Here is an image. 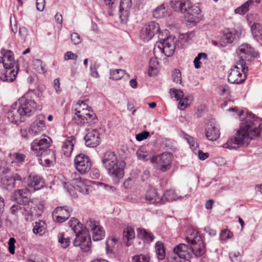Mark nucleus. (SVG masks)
Listing matches in <instances>:
<instances>
[{"instance_id":"1","label":"nucleus","mask_w":262,"mask_h":262,"mask_svg":"<svg viewBox=\"0 0 262 262\" xmlns=\"http://www.w3.org/2000/svg\"><path fill=\"white\" fill-rule=\"evenodd\" d=\"M258 136H262L261 120L253 114H248L241 123L239 129L223 145V147L229 149H234L237 146L243 144L246 139H253Z\"/></svg>"},{"instance_id":"2","label":"nucleus","mask_w":262,"mask_h":262,"mask_svg":"<svg viewBox=\"0 0 262 262\" xmlns=\"http://www.w3.org/2000/svg\"><path fill=\"white\" fill-rule=\"evenodd\" d=\"M103 167L113 181L118 183L124 175V169L126 163L123 160H119L115 152L111 150L105 151L101 158Z\"/></svg>"},{"instance_id":"3","label":"nucleus","mask_w":262,"mask_h":262,"mask_svg":"<svg viewBox=\"0 0 262 262\" xmlns=\"http://www.w3.org/2000/svg\"><path fill=\"white\" fill-rule=\"evenodd\" d=\"M28 189L17 190V212H19L27 221H32L41 215V208L38 207L33 201H29L27 197L29 193Z\"/></svg>"},{"instance_id":"4","label":"nucleus","mask_w":262,"mask_h":262,"mask_svg":"<svg viewBox=\"0 0 262 262\" xmlns=\"http://www.w3.org/2000/svg\"><path fill=\"white\" fill-rule=\"evenodd\" d=\"M28 189L17 190V212H19L27 221H32L41 215V208L38 207L33 201H29L27 197L29 193Z\"/></svg>"},{"instance_id":"5","label":"nucleus","mask_w":262,"mask_h":262,"mask_svg":"<svg viewBox=\"0 0 262 262\" xmlns=\"http://www.w3.org/2000/svg\"><path fill=\"white\" fill-rule=\"evenodd\" d=\"M170 4L174 11L184 13L189 22H194L199 18L198 15L201 12L200 9L193 6L189 0H171Z\"/></svg>"},{"instance_id":"6","label":"nucleus","mask_w":262,"mask_h":262,"mask_svg":"<svg viewBox=\"0 0 262 262\" xmlns=\"http://www.w3.org/2000/svg\"><path fill=\"white\" fill-rule=\"evenodd\" d=\"M29 94H25L19 99L20 104L17 113L20 116L19 121H25V117L31 116L36 110L37 103L33 99L29 97Z\"/></svg>"},{"instance_id":"7","label":"nucleus","mask_w":262,"mask_h":262,"mask_svg":"<svg viewBox=\"0 0 262 262\" xmlns=\"http://www.w3.org/2000/svg\"><path fill=\"white\" fill-rule=\"evenodd\" d=\"M160 41L157 42L154 52H161L167 57L171 56L175 51L177 39L171 36L163 39L159 37Z\"/></svg>"},{"instance_id":"8","label":"nucleus","mask_w":262,"mask_h":262,"mask_svg":"<svg viewBox=\"0 0 262 262\" xmlns=\"http://www.w3.org/2000/svg\"><path fill=\"white\" fill-rule=\"evenodd\" d=\"M248 69L247 65L237 62L230 70L228 80L231 83L239 84L244 82L246 78Z\"/></svg>"},{"instance_id":"9","label":"nucleus","mask_w":262,"mask_h":262,"mask_svg":"<svg viewBox=\"0 0 262 262\" xmlns=\"http://www.w3.org/2000/svg\"><path fill=\"white\" fill-rule=\"evenodd\" d=\"M172 155L169 152H164L154 157L151 163L154 167L161 172H165L171 168Z\"/></svg>"},{"instance_id":"10","label":"nucleus","mask_w":262,"mask_h":262,"mask_svg":"<svg viewBox=\"0 0 262 262\" xmlns=\"http://www.w3.org/2000/svg\"><path fill=\"white\" fill-rule=\"evenodd\" d=\"M237 53L240 58L238 62L244 65H246V61H251L258 56V53L247 43L241 45L237 50Z\"/></svg>"},{"instance_id":"11","label":"nucleus","mask_w":262,"mask_h":262,"mask_svg":"<svg viewBox=\"0 0 262 262\" xmlns=\"http://www.w3.org/2000/svg\"><path fill=\"white\" fill-rule=\"evenodd\" d=\"M52 140L50 138L43 135L40 138L35 139L31 143V149L35 151L37 155H42L49 149Z\"/></svg>"},{"instance_id":"12","label":"nucleus","mask_w":262,"mask_h":262,"mask_svg":"<svg viewBox=\"0 0 262 262\" xmlns=\"http://www.w3.org/2000/svg\"><path fill=\"white\" fill-rule=\"evenodd\" d=\"M74 165L77 171L80 174H84L88 172L91 168V162L87 156L79 154L74 159Z\"/></svg>"},{"instance_id":"13","label":"nucleus","mask_w":262,"mask_h":262,"mask_svg":"<svg viewBox=\"0 0 262 262\" xmlns=\"http://www.w3.org/2000/svg\"><path fill=\"white\" fill-rule=\"evenodd\" d=\"M160 31L159 24L155 21H151L145 25L142 28L141 36L144 41H148Z\"/></svg>"},{"instance_id":"14","label":"nucleus","mask_w":262,"mask_h":262,"mask_svg":"<svg viewBox=\"0 0 262 262\" xmlns=\"http://www.w3.org/2000/svg\"><path fill=\"white\" fill-rule=\"evenodd\" d=\"M45 129V116L42 115H38L36 117L35 120L31 125L29 130V134L32 136L39 135Z\"/></svg>"},{"instance_id":"15","label":"nucleus","mask_w":262,"mask_h":262,"mask_svg":"<svg viewBox=\"0 0 262 262\" xmlns=\"http://www.w3.org/2000/svg\"><path fill=\"white\" fill-rule=\"evenodd\" d=\"M72 178L77 190L83 194H88L90 193L91 187L89 181L82 179L76 173L72 174Z\"/></svg>"},{"instance_id":"16","label":"nucleus","mask_w":262,"mask_h":262,"mask_svg":"<svg viewBox=\"0 0 262 262\" xmlns=\"http://www.w3.org/2000/svg\"><path fill=\"white\" fill-rule=\"evenodd\" d=\"M71 211L67 206L56 207L52 213L53 219L56 222L63 223L70 217Z\"/></svg>"},{"instance_id":"17","label":"nucleus","mask_w":262,"mask_h":262,"mask_svg":"<svg viewBox=\"0 0 262 262\" xmlns=\"http://www.w3.org/2000/svg\"><path fill=\"white\" fill-rule=\"evenodd\" d=\"M99 133L96 129H88L84 137L85 144L90 147H95L101 142Z\"/></svg>"},{"instance_id":"18","label":"nucleus","mask_w":262,"mask_h":262,"mask_svg":"<svg viewBox=\"0 0 262 262\" xmlns=\"http://www.w3.org/2000/svg\"><path fill=\"white\" fill-rule=\"evenodd\" d=\"M91 244V237L88 233L77 236L73 242L74 246L80 247L84 252H88L90 250Z\"/></svg>"},{"instance_id":"19","label":"nucleus","mask_w":262,"mask_h":262,"mask_svg":"<svg viewBox=\"0 0 262 262\" xmlns=\"http://www.w3.org/2000/svg\"><path fill=\"white\" fill-rule=\"evenodd\" d=\"M132 6V0H121L120 3L119 16L122 23L125 24L127 21Z\"/></svg>"},{"instance_id":"20","label":"nucleus","mask_w":262,"mask_h":262,"mask_svg":"<svg viewBox=\"0 0 262 262\" xmlns=\"http://www.w3.org/2000/svg\"><path fill=\"white\" fill-rule=\"evenodd\" d=\"M3 57H0V63H3L6 69H11L14 64V54L10 50H2Z\"/></svg>"},{"instance_id":"21","label":"nucleus","mask_w":262,"mask_h":262,"mask_svg":"<svg viewBox=\"0 0 262 262\" xmlns=\"http://www.w3.org/2000/svg\"><path fill=\"white\" fill-rule=\"evenodd\" d=\"M145 200L149 204H163L164 198H161L158 195V192L156 189L151 187L147 190L145 194Z\"/></svg>"},{"instance_id":"22","label":"nucleus","mask_w":262,"mask_h":262,"mask_svg":"<svg viewBox=\"0 0 262 262\" xmlns=\"http://www.w3.org/2000/svg\"><path fill=\"white\" fill-rule=\"evenodd\" d=\"M28 186L38 190L44 187L45 183L42 178L39 176L30 174L28 179Z\"/></svg>"},{"instance_id":"23","label":"nucleus","mask_w":262,"mask_h":262,"mask_svg":"<svg viewBox=\"0 0 262 262\" xmlns=\"http://www.w3.org/2000/svg\"><path fill=\"white\" fill-rule=\"evenodd\" d=\"M76 143L75 138L70 136L63 142L62 145V151L66 157H70L73 151L74 146Z\"/></svg>"},{"instance_id":"24","label":"nucleus","mask_w":262,"mask_h":262,"mask_svg":"<svg viewBox=\"0 0 262 262\" xmlns=\"http://www.w3.org/2000/svg\"><path fill=\"white\" fill-rule=\"evenodd\" d=\"M38 156L40 157L41 164L45 166H50L55 161V153L50 149L45 150L42 155Z\"/></svg>"},{"instance_id":"25","label":"nucleus","mask_w":262,"mask_h":262,"mask_svg":"<svg viewBox=\"0 0 262 262\" xmlns=\"http://www.w3.org/2000/svg\"><path fill=\"white\" fill-rule=\"evenodd\" d=\"M173 252L182 259H188L191 257V250L185 244H180L173 249Z\"/></svg>"},{"instance_id":"26","label":"nucleus","mask_w":262,"mask_h":262,"mask_svg":"<svg viewBox=\"0 0 262 262\" xmlns=\"http://www.w3.org/2000/svg\"><path fill=\"white\" fill-rule=\"evenodd\" d=\"M81 105H78L74 110V116L72 120L77 125H83L86 123L85 115H86L85 110H81Z\"/></svg>"},{"instance_id":"27","label":"nucleus","mask_w":262,"mask_h":262,"mask_svg":"<svg viewBox=\"0 0 262 262\" xmlns=\"http://www.w3.org/2000/svg\"><path fill=\"white\" fill-rule=\"evenodd\" d=\"M205 135L209 140L216 141L220 138V130L211 124H208L206 128Z\"/></svg>"},{"instance_id":"28","label":"nucleus","mask_w":262,"mask_h":262,"mask_svg":"<svg viewBox=\"0 0 262 262\" xmlns=\"http://www.w3.org/2000/svg\"><path fill=\"white\" fill-rule=\"evenodd\" d=\"M196 240L198 242L191 244L192 247L190 250L196 256H201L204 253V245L201 237H197Z\"/></svg>"},{"instance_id":"29","label":"nucleus","mask_w":262,"mask_h":262,"mask_svg":"<svg viewBox=\"0 0 262 262\" xmlns=\"http://www.w3.org/2000/svg\"><path fill=\"white\" fill-rule=\"evenodd\" d=\"M135 237V232L134 229L130 226H127L124 228L123 233V239L124 242L126 241V245L129 246L131 245L130 241Z\"/></svg>"},{"instance_id":"30","label":"nucleus","mask_w":262,"mask_h":262,"mask_svg":"<svg viewBox=\"0 0 262 262\" xmlns=\"http://www.w3.org/2000/svg\"><path fill=\"white\" fill-rule=\"evenodd\" d=\"M235 37V35L231 32H228L223 34L220 41V44L222 47H225L228 43L233 42Z\"/></svg>"},{"instance_id":"31","label":"nucleus","mask_w":262,"mask_h":262,"mask_svg":"<svg viewBox=\"0 0 262 262\" xmlns=\"http://www.w3.org/2000/svg\"><path fill=\"white\" fill-rule=\"evenodd\" d=\"M251 31L253 37L256 40H258L262 36V27L259 24L254 23L251 26Z\"/></svg>"},{"instance_id":"32","label":"nucleus","mask_w":262,"mask_h":262,"mask_svg":"<svg viewBox=\"0 0 262 262\" xmlns=\"http://www.w3.org/2000/svg\"><path fill=\"white\" fill-rule=\"evenodd\" d=\"M167 13V10L164 4L158 6L152 12L153 16L156 18L164 17Z\"/></svg>"},{"instance_id":"33","label":"nucleus","mask_w":262,"mask_h":262,"mask_svg":"<svg viewBox=\"0 0 262 262\" xmlns=\"http://www.w3.org/2000/svg\"><path fill=\"white\" fill-rule=\"evenodd\" d=\"M100 226L99 222L91 218L88 219L84 223V227L88 232H92Z\"/></svg>"},{"instance_id":"34","label":"nucleus","mask_w":262,"mask_h":262,"mask_svg":"<svg viewBox=\"0 0 262 262\" xmlns=\"http://www.w3.org/2000/svg\"><path fill=\"white\" fill-rule=\"evenodd\" d=\"M92 239L94 241H99L105 236V232L101 226L97 227L92 232Z\"/></svg>"},{"instance_id":"35","label":"nucleus","mask_w":262,"mask_h":262,"mask_svg":"<svg viewBox=\"0 0 262 262\" xmlns=\"http://www.w3.org/2000/svg\"><path fill=\"white\" fill-rule=\"evenodd\" d=\"M187 236L186 239L188 243L190 244H193L198 242L196 240L197 237H201L198 235V232L194 229H189L187 231Z\"/></svg>"},{"instance_id":"36","label":"nucleus","mask_w":262,"mask_h":262,"mask_svg":"<svg viewBox=\"0 0 262 262\" xmlns=\"http://www.w3.org/2000/svg\"><path fill=\"white\" fill-rule=\"evenodd\" d=\"M126 74L124 70L122 69L110 70V79L118 80L121 79Z\"/></svg>"},{"instance_id":"37","label":"nucleus","mask_w":262,"mask_h":262,"mask_svg":"<svg viewBox=\"0 0 262 262\" xmlns=\"http://www.w3.org/2000/svg\"><path fill=\"white\" fill-rule=\"evenodd\" d=\"M33 68L39 73L43 74L46 72L47 69L46 66L40 59H35L33 61Z\"/></svg>"},{"instance_id":"38","label":"nucleus","mask_w":262,"mask_h":262,"mask_svg":"<svg viewBox=\"0 0 262 262\" xmlns=\"http://www.w3.org/2000/svg\"><path fill=\"white\" fill-rule=\"evenodd\" d=\"M155 250L159 259L163 260L165 256V253L162 242H157L155 246Z\"/></svg>"},{"instance_id":"39","label":"nucleus","mask_w":262,"mask_h":262,"mask_svg":"<svg viewBox=\"0 0 262 262\" xmlns=\"http://www.w3.org/2000/svg\"><path fill=\"white\" fill-rule=\"evenodd\" d=\"M178 196L174 190L170 189L167 190L163 194L161 198H164V204L166 202L172 201L177 199Z\"/></svg>"},{"instance_id":"40","label":"nucleus","mask_w":262,"mask_h":262,"mask_svg":"<svg viewBox=\"0 0 262 262\" xmlns=\"http://www.w3.org/2000/svg\"><path fill=\"white\" fill-rule=\"evenodd\" d=\"M3 183L7 190H11L15 187V177H9L6 176L3 179Z\"/></svg>"},{"instance_id":"41","label":"nucleus","mask_w":262,"mask_h":262,"mask_svg":"<svg viewBox=\"0 0 262 262\" xmlns=\"http://www.w3.org/2000/svg\"><path fill=\"white\" fill-rule=\"evenodd\" d=\"M253 0H248L241 6L235 9V13L237 14H245L249 10V6L253 3Z\"/></svg>"},{"instance_id":"42","label":"nucleus","mask_w":262,"mask_h":262,"mask_svg":"<svg viewBox=\"0 0 262 262\" xmlns=\"http://www.w3.org/2000/svg\"><path fill=\"white\" fill-rule=\"evenodd\" d=\"M169 94L171 98H174L179 101L184 96L183 92L181 90L172 88L169 90Z\"/></svg>"},{"instance_id":"43","label":"nucleus","mask_w":262,"mask_h":262,"mask_svg":"<svg viewBox=\"0 0 262 262\" xmlns=\"http://www.w3.org/2000/svg\"><path fill=\"white\" fill-rule=\"evenodd\" d=\"M16 107V102H15L11 106L10 109L8 112V119L10 121L16 123V120L15 119L16 111L15 108Z\"/></svg>"},{"instance_id":"44","label":"nucleus","mask_w":262,"mask_h":262,"mask_svg":"<svg viewBox=\"0 0 262 262\" xmlns=\"http://www.w3.org/2000/svg\"><path fill=\"white\" fill-rule=\"evenodd\" d=\"M16 77V71L14 69H7L5 73L4 81L12 82L14 81Z\"/></svg>"},{"instance_id":"45","label":"nucleus","mask_w":262,"mask_h":262,"mask_svg":"<svg viewBox=\"0 0 262 262\" xmlns=\"http://www.w3.org/2000/svg\"><path fill=\"white\" fill-rule=\"evenodd\" d=\"M192 34V33H187L185 34H181L178 39V42L181 43V45L180 47L184 48L185 46V43L189 41L191 39L190 35Z\"/></svg>"},{"instance_id":"46","label":"nucleus","mask_w":262,"mask_h":262,"mask_svg":"<svg viewBox=\"0 0 262 262\" xmlns=\"http://www.w3.org/2000/svg\"><path fill=\"white\" fill-rule=\"evenodd\" d=\"M184 138L187 140L192 150H196L199 147L198 144L195 142L194 139L189 135L185 134L183 136Z\"/></svg>"},{"instance_id":"47","label":"nucleus","mask_w":262,"mask_h":262,"mask_svg":"<svg viewBox=\"0 0 262 262\" xmlns=\"http://www.w3.org/2000/svg\"><path fill=\"white\" fill-rule=\"evenodd\" d=\"M150 258L148 255H136L132 257L133 262H149Z\"/></svg>"},{"instance_id":"48","label":"nucleus","mask_w":262,"mask_h":262,"mask_svg":"<svg viewBox=\"0 0 262 262\" xmlns=\"http://www.w3.org/2000/svg\"><path fill=\"white\" fill-rule=\"evenodd\" d=\"M58 238V242L62 248H66L70 245V238L69 237H64L63 233H59Z\"/></svg>"},{"instance_id":"49","label":"nucleus","mask_w":262,"mask_h":262,"mask_svg":"<svg viewBox=\"0 0 262 262\" xmlns=\"http://www.w3.org/2000/svg\"><path fill=\"white\" fill-rule=\"evenodd\" d=\"M207 54L205 53H200L198 56L194 58L193 62L194 67L196 69H199L201 67V62H200L201 59H206Z\"/></svg>"},{"instance_id":"50","label":"nucleus","mask_w":262,"mask_h":262,"mask_svg":"<svg viewBox=\"0 0 262 262\" xmlns=\"http://www.w3.org/2000/svg\"><path fill=\"white\" fill-rule=\"evenodd\" d=\"M172 79L174 82L176 83H182L181 72L178 69H174L172 73Z\"/></svg>"},{"instance_id":"51","label":"nucleus","mask_w":262,"mask_h":262,"mask_svg":"<svg viewBox=\"0 0 262 262\" xmlns=\"http://www.w3.org/2000/svg\"><path fill=\"white\" fill-rule=\"evenodd\" d=\"M45 224V222L41 221H40L38 222L35 223V225L34 226L33 231L35 234H41L42 232L44 229L43 225Z\"/></svg>"},{"instance_id":"52","label":"nucleus","mask_w":262,"mask_h":262,"mask_svg":"<svg viewBox=\"0 0 262 262\" xmlns=\"http://www.w3.org/2000/svg\"><path fill=\"white\" fill-rule=\"evenodd\" d=\"M98 66L96 63H93L92 62L90 67V71L91 76L98 78L100 77V75L97 71Z\"/></svg>"},{"instance_id":"53","label":"nucleus","mask_w":262,"mask_h":262,"mask_svg":"<svg viewBox=\"0 0 262 262\" xmlns=\"http://www.w3.org/2000/svg\"><path fill=\"white\" fill-rule=\"evenodd\" d=\"M29 97L33 99L34 97H40L42 96V91L40 89H37L36 90H29V91L25 94H29Z\"/></svg>"},{"instance_id":"54","label":"nucleus","mask_w":262,"mask_h":262,"mask_svg":"<svg viewBox=\"0 0 262 262\" xmlns=\"http://www.w3.org/2000/svg\"><path fill=\"white\" fill-rule=\"evenodd\" d=\"M72 230L75 233L76 237H77V236H80L81 234L84 235L87 234V233L82 232V224L80 222H79L78 224L74 226Z\"/></svg>"},{"instance_id":"55","label":"nucleus","mask_w":262,"mask_h":262,"mask_svg":"<svg viewBox=\"0 0 262 262\" xmlns=\"http://www.w3.org/2000/svg\"><path fill=\"white\" fill-rule=\"evenodd\" d=\"M188 99V97L181 98L179 103L178 108L181 110L185 109L189 105Z\"/></svg>"},{"instance_id":"56","label":"nucleus","mask_w":262,"mask_h":262,"mask_svg":"<svg viewBox=\"0 0 262 262\" xmlns=\"http://www.w3.org/2000/svg\"><path fill=\"white\" fill-rule=\"evenodd\" d=\"M117 241L114 238H109L106 242V251L107 253H112L113 252V249L112 246Z\"/></svg>"},{"instance_id":"57","label":"nucleus","mask_w":262,"mask_h":262,"mask_svg":"<svg viewBox=\"0 0 262 262\" xmlns=\"http://www.w3.org/2000/svg\"><path fill=\"white\" fill-rule=\"evenodd\" d=\"M71 40L74 45H78L81 41L80 35L77 33H72L71 34Z\"/></svg>"},{"instance_id":"58","label":"nucleus","mask_w":262,"mask_h":262,"mask_svg":"<svg viewBox=\"0 0 262 262\" xmlns=\"http://www.w3.org/2000/svg\"><path fill=\"white\" fill-rule=\"evenodd\" d=\"M232 233L228 229H225L222 231L220 234V238L221 240H226L229 239L232 236Z\"/></svg>"},{"instance_id":"59","label":"nucleus","mask_w":262,"mask_h":262,"mask_svg":"<svg viewBox=\"0 0 262 262\" xmlns=\"http://www.w3.org/2000/svg\"><path fill=\"white\" fill-rule=\"evenodd\" d=\"M229 257L231 262H240L242 258L238 251L235 252L233 255L232 253L229 254Z\"/></svg>"},{"instance_id":"60","label":"nucleus","mask_w":262,"mask_h":262,"mask_svg":"<svg viewBox=\"0 0 262 262\" xmlns=\"http://www.w3.org/2000/svg\"><path fill=\"white\" fill-rule=\"evenodd\" d=\"M149 135V133L147 131H143L136 135V140L138 141H141L148 138Z\"/></svg>"},{"instance_id":"61","label":"nucleus","mask_w":262,"mask_h":262,"mask_svg":"<svg viewBox=\"0 0 262 262\" xmlns=\"http://www.w3.org/2000/svg\"><path fill=\"white\" fill-rule=\"evenodd\" d=\"M15 239L14 237H11L8 242V250L11 254H14L15 253Z\"/></svg>"},{"instance_id":"62","label":"nucleus","mask_w":262,"mask_h":262,"mask_svg":"<svg viewBox=\"0 0 262 262\" xmlns=\"http://www.w3.org/2000/svg\"><path fill=\"white\" fill-rule=\"evenodd\" d=\"M77 58V55L71 51L67 52L64 55V59L65 60H76Z\"/></svg>"},{"instance_id":"63","label":"nucleus","mask_w":262,"mask_h":262,"mask_svg":"<svg viewBox=\"0 0 262 262\" xmlns=\"http://www.w3.org/2000/svg\"><path fill=\"white\" fill-rule=\"evenodd\" d=\"M45 5V0H36V7L38 11H42L44 10Z\"/></svg>"},{"instance_id":"64","label":"nucleus","mask_w":262,"mask_h":262,"mask_svg":"<svg viewBox=\"0 0 262 262\" xmlns=\"http://www.w3.org/2000/svg\"><path fill=\"white\" fill-rule=\"evenodd\" d=\"M10 21L12 31L13 32L15 33L16 31V18L15 15L11 16Z\"/></svg>"}]
</instances>
